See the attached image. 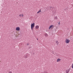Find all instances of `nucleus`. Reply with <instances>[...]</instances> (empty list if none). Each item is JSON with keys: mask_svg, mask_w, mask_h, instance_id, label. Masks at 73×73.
<instances>
[{"mask_svg": "<svg viewBox=\"0 0 73 73\" xmlns=\"http://www.w3.org/2000/svg\"><path fill=\"white\" fill-rule=\"evenodd\" d=\"M35 27V23H32L31 25V30H33V28Z\"/></svg>", "mask_w": 73, "mask_h": 73, "instance_id": "1", "label": "nucleus"}, {"mask_svg": "<svg viewBox=\"0 0 73 73\" xmlns=\"http://www.w3.org/2000/svg\"><path fill=\"white\" fill-rule=\"evenodd\" d=\"M48 9H49V10H51L52 11V12H53V11H54V8L52 7H49Z\"/></svg>", "mask_w": 73, "mask_h": 73, "instance_id": "2", "label": "nucleus"}, {"mask_svg": "<svg viewBox=\"0 0 73 73\" xmlns=\"http://www.w3.org/2000/svg\"><path fill=\"white\" fill-rule=\"evenodd\" d=\"M68 40L69 39H66L65 40L67 44H68V43H69V42H70V40Z\"/></svg>", "mask_w": 73, "mask_h": 73, "instance_id": "3", "label": "nucleus"}, {"mask_svg": "<svg viewBox=\"0 0 73 73\" xmlns=\"http://www.w3.org/2000/svg\"><path fill=\"white\" fill-rule=\"evenodd\" d=\"M20 29V27H16V31H19Z\"/></svg>", "mask_w": 73, "mask_h": 73, "instance_id": "4", "label": "nucleus"}, {"mask_svg": "<svg viewBox=\"0 0 73 73\" xmlns=\"http://www.w3.org/2000/svg\"><path fill=\"white\" fill-rule=\"evenodd\" d=\"M70 70V69H68V70H66V73H68L69 72Z\"/></svg>", "mask_w": 73, "mask_h": 73, "instance_id": "5", "label": "nucleus"}, {"mask_svg": "<svg viewBox=\"0 0 73 73\" xmlns=\"http://www.w3.org/2000/svg\"><path fill=\"white\" fill-rule=\"evenodd\" d=\"M23 57H24L25 58H27V57H28V56L27 55H24L23 56Z\"/></svg>", "mask_w": 73, "mask_h": 73, "instance_id": "6", "label": "nucleus"}, {"mask_svg": "<svg viewBox=\"0 0 73 73\" xmlns=\"http://www.w3.org/2000/svg\"><path fill=\"white\" fill-rule=\"evenodd\" d=\"M39 28V26H38L37 25L35 27V28L36 29H38Z\"/></svg>", "mask_w": 73, "mask_h": 73, "instance_id": "7", "label": "nucleus"}, {"mask_svg": "<svg viewBox=\"0 0 73 73\" xmlns=\"http://www.w3.org/2000/svg\"><path fill=\"white\" fill-rule=\"evenodd\" d=\"M61 61V59L59 58H58L57 60V62H59V61Z\"/></svg>", "mask_w": 73, "mask_h": 73, "instance_id": "8", "label": "nucleus"}, {"mask_svg": "<svg viewBox=\"0 0 73 73\" xmlns=\"http://www.w3.org/2000/svg\"><path fill=\"white\" fill-rule=\"evenodd\" d=\"M53 27V25H51L50 26L49 28V29H50V28H51Z\"/></svg>", "mask_w": 73, "mask_h": 73, "instance_id": "9", "label": "nucleus"}, {"mask_svg": "<svg viewBox=\"0 0 73 73\" xmlns=\"http://www.w3.org/2000/svg\"><path fill=\"white\" fill-rule=\"evenodd\" d=\"M56 43L57 45H58V41H56Z\"/></svg>", "mask_w": 73, "mask_h": 73, "instance_id": "10", "label": "nucleus"}, {"mask_svg": "<svg viewBox=\"0 0 73 73\" xmlns=\"http://www.w3.org/2000/svg\"><path fill=\"white\" fill-rule=\"evenodd\" d=\"M39 12H41V9H40V10H39L37 12V13H39Z\"/></svg>", "mask_w": 73, "mask_h": 73, "instance_id": "11", "label": "nucleus"}, {"mask_svg": "<svg viewBox=\"0 0 73 73\" xmlns=\"http://www.w3.org/2000/svg\"><path fill=\"white\" fill-rule=\"evenodd\" d=\"M55 19H57V17H54Z\"/></svg>", "mask_w": 73, "mask_h": 73, "instance_id": "12", "label": "nucleus"}, {"mask_svg": "<svg viewBox=\"0 0 73 73\" xmlns=\"http://www.w3.org/2000/svg\"><path fill=\"white\" fill-rule=\"evenodd\" d=\"M45 36H48V34H45Z\"/></svg>", "mask_w": 73, "mask_h": 73, "instance_id": "13", "label": "nucleus"}, {"mask_svg": "<svg viewBox=\"0 0 73 73\" xmlns=\"http://www.w3.org/2000/svg\"><path fill=\"white\" fill-rule=\"evenodd\" d=\"M72 69H73V64H72Z\"/></svg>", "mask_w": 73, "mask_h": 73, "instance_id": "14", "label": "nucleus"}, {"mask_svg": "<svg viewBox=\"0 0 73 73\" xmlns=\"http://www.w3.org/2000/svg\"><path fill=\"white\" fill-rule=\"evenodd\" d=\"M21 15L22 17H23V16H24V15H23V14H22Z\"/></svg>", "mask_w": 73, "mask_h": 73, "instance_id": "15", "label": "nucleus"}, {"mask_svg": "<svg viewBox=\"0 0 73 73\" xmlns=\"http://www.w3.org/2000/svg\"><path fill=\"white\" fill-rule=\"evenodd\" d=\"M19 16H20V17H21V15H19Z\"/></svg>", "mask_w": 73, "mask_h": 73, "instance_id": "16", "label": "nucleus"}, {"mask_svg": "<svg viewBox=\"0 0 73 73\" xmlns=\"http://www.w3.org/2000/svg\"><path fill=\"white\" fill-rule=\"evenodd\" d=\"M9 73H12V72H9Z\"/></svg>", "mask_w": 73, "mask_h": 73, "instance_id": "17", "label": "nucleus"}, {"mask_svg": "<svg viewBox=\"0 0 73 73\" xmlns=\"http://www.w3.org/2000/svg\"><path fill=\"white\" fill-rule=\"evenodd\" d=\"M55 55H56V56H58V55H57V54H55Z\"/></svg>", "mask_w": 73, "mask_h": 73, "instance_id": "18", "label": "nucleus"}, {"mask_svg": "<svg viewBox=\"0 0 73 73\" xmlns=\"http://www.w3.org/2000/svg\"><path fill=\"white\" fill-rule=\"evenodd\" d=\"M58 24H59V25H60V22H59L58 23Z\"/></svg>", "mask_w": 73, "mask_h": 73, "instance_id": "19", "label": "nucleus"}, {"mask_svg": "<svg viewBox=\"0 0 73 73\" xmlns=\"http://www.w3.org/2000/svg\"><path fill=\"white\" fill-rule=\"evenodd\" d=\"M27 45H29V44H27Z\"/></svg>", "mask_w": 73, "mask_h": 73, "instance_id": "20", "label": "nucleus"}, {"mask_svg": "<svg viewBox=\"0 0 73 73\" xmlns=\"http://www.w3.org/2000/svg\"><path fill=\"white\" fill-rule=\"evenodd\" d=\"M37 40H38V38H37Z\"/></svg>", "mask_w": 73, "mask_h": 73, "instance_id": "21", "label": "nucleus"}, {"mask_svg": "<svg viewBox=\"0 0 73 73\" xmlns=\"http://www.w3.org/2000/svg\"><path fill=\"white\" fill-rule=\"evenodd\" d=\"M27 55H29V54H27Z\"/></svg>", "mask_w": 73, "mask_h": 73, "instance_id": "22", "label": "nucleus"}]
</instances>
